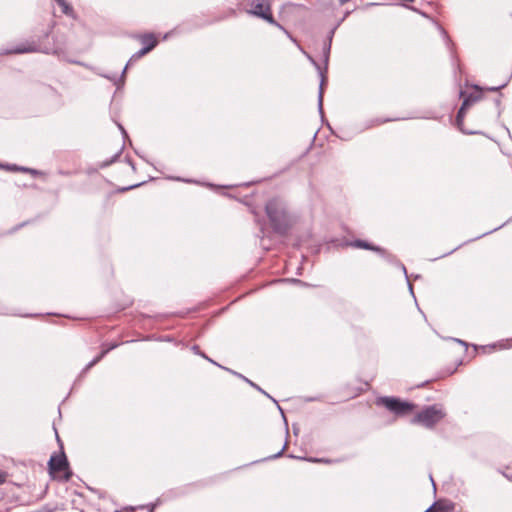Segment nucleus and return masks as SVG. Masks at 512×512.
<instances>
[{
    "label": "nucleus",
    "mask_w": 512,
    "mask_h": 512,
    "mask_svg": "<svg viewBox=\"0 0 512 512\" xmlns=\"http://www.w3.org/2000/svg\"><path fill=\"white\" fill-rule=\"evenodd\" d=\"M265 212L273 231L279 235H286L291 227L286 204L280 198H272L267 201Z\"/></svg>",
    "instance_id": "f257e3e1"
},
{
    "label": "nucleus",
    "mask_w": 512,
    "mask_h": 512,
    "mask_svg": "<svg viewBox=\"0 0 512 512\" xmlns=\"http://www.w3.org/2000/svg\"><path fill=\"white\" fill-rule=\"evenodd\" d=\"M446 412L440 404L425 406L412 419L413 424H420L425 428L432 429L444 419Z\"/></svg>",
    "instance_id": "f03ea898"
},
{
    "label": "nucleus",
    "mask_w": 512,
    "mask_h": 512,
    "mask_svg": "<svg viewBox=\"0 0 512 512\" xmlns=\"http://www.w3.org/2000/svg\"><path fill=\"white\" fill-rule=\"evenodd\" d=\"M377 406H383L396 416L409 414L415 408V405L408 401H403L397 397L382 396L376 399Z\"/></svg>",
    "instance_id": "7ed1b4c3"
},
{
    "label": "nucleus",
    "mask_w": 512,
    "mask_h": 512,
    "mask_svg": "<svg viewBox=\"0 0 512 512\" xmlns=\"http://www.w3.org/2000/svg\"><path fill=\"white\" fill-rule=\"evenodd\" d=\"M248 13L267 21L288 34V31L274 19L269 0H251Z\"/></svg>",
    "instance_id": "20e7f679"
},
{
    "label": "nucleus",
    "mask_w": 512,
    "mask_h": 512,
    "mask_svg": "<svg viewBox=\"0 0 512 512\" xmlns=\"http://www.w3.org/2000/svg\"><path fill=\"white\" fill-rule=\"evenodd\" d=\"M60 448L61 451L59 454L54 453L50 457L48 461V470L49 473L53 476H55V474L58 472H64L63 479L68 481L72 477V472L69 469V463L63 451V446L61 445Z\"/></svg>",
    "instance_id": "39448f33"
},
{
    "label": "nucleus",
    "mask_w": 512,
    "mask_h": 512,
    "mask_svg": "<svg viewBox=\"0 0 512 512\" xmlns=\"http://www.w3.org/2000/svg\"><path fill=\"white\" fill-rule=\"evenodd\" d=\"M455 509V503L447 499H440L435 501L427 510L424 512H453Z\"/></svg>",
    "instance_id": "423d86ee"
},
{
    "label": "nucleus",
    "mask_w": 512,
    "mask_h": 512,
    "mask_svg": "<svg viewBox=\"0 0 512 512\" xmlns=\"http://www.w3.org/2000/svg\"><path fill=\"white\" fill-rule=\"evenodd\" d=\"M37 51L38 45L35 42H25L13 47L12 49L4 51L3 54H23Z\"/></svg>",
    "instance_id": "0eeeda50"
},
{
    "label": "nucleus",
    "mask_w": 512,
    "mask_h": 512,
    "mask_svg": "<svg viewBox=\"0 0 512 512\" xmlns=\"http://www.w3.org/2000/svg\"><path fill=\"white\" fill-rule=\"evenodd\" d=\"M348 245L351 247H354V248L371 250V251H374V252L380 254L381 256L386 255L385 249L381 248L380 246H375L372 243H369L365 240L356 239L354 241L349 242Z\"/></svg>",
    "instance_id": "6e6552de"
},
{
    "label": "nucleus",
    "mask_w": 512,
    "mask_h": 512,
    "mask_svg": "<svg viewBox=\"0 0 512 512\" xmlns=\"http://www.w3.org/2000/svg\"><path fill=\"white\" fill-rule=\"evenodd\" d=\"M311 62L315 65V67L319 71V74H320V77H321L320 87H319V95H318V105H319V109L322 110V105H323V85H324V83L326 81V76L324 75V72L322 71L321 67L319 66V64L315 60L311 59Z\"/></svg>",
    "instance_id": "1a4fd4ad"
},
{
    "label": "nucleus",
    "mask_w": 512,
    "mask_h": 512,
    "mask_svg": "<svg viewBox=\"0 0 512 512\" xmlns=\"http://www.w3.org/2000/svg\"><path fill=\"white\" fill-rule=\"evenodd\" d=\"M140 41L143 44V48H149V52L154 49V47L157 45L158 41L154 34H144L140 36Z\"/></svg>",
    "instance_id": "9d476101"
},
{
    "label": "nucleus",
    "mask_w": 512,
    "mask_h": 512,
    "mask_svg": "<svg viewBox=\"0 0 512 512\" xmlns=\"http://www.w3.org/2000/svg\"><path fill=\"white\" fill-rule=\"evenodd\" d=\"M106 355V351H101L93 360H91L81 371L80 376H84L93 366L100 362Z\"/></svg>",
    "instance_id": "9b49d317"
},
{
    "label": "nucleus",
    "mask_w": 512,
    "mask_h": 512,
    "mask_svg": "<svg viewBox=\"0 0 512 512\" xmlns=\"http://www.w3.org/2000/svg\"><path fill=\"white\" fill-rule=\"evenodd\" d=\"M333 34H334V30H331L329 37H328V41L324 44V47H323V57H324V63H325L326 67H327L328 61H329V55H330Z\"/></svg>",
    "instance_id": "f8f14e48"
},
{
    "label": "nucleus",
    "mask_w": 512,
    "mask_h": 512,
    "mask_svg": "<svg viewBox=\"0 0 512 512\" xmlns=\"http://www.w3.org/2000/svg\"><path fill=\"white\" fill-rule=\"evenodd\" d=\"M149 52V48H142L140 49L139 51L135 52L131 58L129 59L128 63L126 64L124 70H123V74L126 72V69L127 67L129 66V64H131L132 62H135L137 60H139L140 58H142L144 55H146L147 53Z\"/></svg>",
    "instance_id": "ddd939ff"
},
{
    "label": "nucleus",
    "mask_w": 512,
    "mask_h": 512,
    "mask_svg": "<svg viewBox=\"0 0 512 512\" xmlns=\"http://www.w3.org/2000/svg\"><path fill=\"white\" fill-rule=\"evenodd\" d=\"M122 150H123V147L120 148L119 151H117L110 159L103 161L100 164V167L105 168V167H108L109 165L113 164L114 162H116L118 160V158L120 157Z\"/></svg>",
    "instance_id": "4468645a"
},
{
    "label": "nucleus",
    "mask_w": 512,
    "mask_h": 512,
    "mask_svg": "<svg viewBox=\"0 0 512 512\" xmlns=\"http://www.w3.org/2000/svg\"><path fill=\"white\" fill-rule=\"evenodd\" d=\"M501 96L502 94L499 95V97H497L494 101H493V104H494V113L497 117H499L501 115V111H502V108H501Z\"/></svg>",
    "instance_id": "2eb2a0df"
},
{
    "label": "nucleus",
    "mask_w": 512,
    "mask_h": 512,
    "mask_svg": "<svg viewBox=\"0 0 512 512\" xmlns=\"http://www.w3.org/2000/svg\"><path fill=\"white\" fill-rule=\"evenodd\" d=\"M192 350L194 351V353H196V354H198V355L202 356L203 358H205V359H206V360H208L209 362H211V363H213V364H215V365H218L215 361H213V360H212V359H210L208 356H206L204 353H202V352L200 351V348H199V346H198V345H194V346L192 347Z\"/></svg>",
    "instance_id": "dca6fc26"
},
{
    "label": "nucleus",
    "mask_w": 512,
    "mask_h": 512,
    "mask_svg": "<svg viewBox=\"0 0 512 512\" xmlns=\"http://www.w3.org/2000/svg\"><path fill=\"white\" fill-rule=\"evenodd\" d=\"M240 378H242L243 380H245L247 383H249L253 388H255L256 390L262 392V393H265L264 390H262L257 384H255L254 382H252L251 380L247 379L245 376L241 375V374H238L236 373Z\"/></svg>",
    "instance_id": "f3484780"
},
{
    "label": "nucleus",
    "mask_w": 512,
    "mask_h": 512,
    "mask_svg": "<svg viewBox=\"0 0 512 512\" xmlns=\"http://www.w3.org/2000/svg\"><path fill=\"white\" fill-rule=\"evenodd\" d=\"M309 461L314 462V463H327V464L334 462L331 459H324V458H310Z\"/></svg>",
    "instance_id": "a211bd4d"
},
{
    "label": "nucleus",
    "mask_w": 512,
    "mask_h": 512,
    "mask_svg": "<svg viewBox=\"0 0 512 512\" xmlns=\"http://www.w3.org/2000/svg\"><path fill=\"white\" fill-rule=\"evenodd\" d=\"M21 171L22 172H26V173H30L32 175H39L40 174V172L38 170H35V169H32V168H26V167L21 168Z\"/></svg>",
    "instance_id": "6ab92c4d"
},
{
    "label": "nucleus",
    "mask_w": 512,
    "mask_h": 512,
    "mask_svg": "<svg viewBox=\"0 0 512 512\" xmlns=\"http://www.w3.org/2000/svg\"><path fill=\"white\" fill-rule=\"evenodd\" d=\"M140 185H142V183H137V184H133V185H130V186H127V187H123V188H120V189H119V192H126V191H128V190H131V189L137 188V187H139Z\"/></svg>",
    "instance_id": "aec40b11"
},
{
    "label": "nucleus",
    "mask_w": 512,
    "mask_h": 512,
    "mask_svg": "<svg viewBox=\"0 0 512 512\" xmlns=\"http://www.w3.org/2000/svg\"><path fill=\"white\" fill-rule=\"evenodd\" d=\"M116 347H118L117 343H110L106 347H103L102 351H106V354H107L108 352L115 349Z\"/></svg>",
    "instance_id": "412c9836"
},
{
    "label": "nucleus",
    "mask_w": 512,
    "mask_h": 512,
    "mask_svg": "<svg viewBox=\"0 0 512 512\" xmlns=\"http://www.w3.org/2000/svg\"><path fill=\"white\" fill-rule=\"evenodd\" d=\"M5 167L9 171H21V168H22V167H19V166L15 165V164H13V165H6Z\"/></svg>",
    "instance_id": "4be33fe9"
},
{
    "label": "nucleus",
    "mask_w": 512,
    "mask_h": 512,
    "mask_svg": "<svg viewBox=\"0 0 512 512\" xmlns=\"http://www.w3.org/2000/svg\"><path fill=\"white\" fill-rule=\"evenodd\" d=\"M141 509H146L147 512H154L155 505L154 504H148L145 506H141Z\"/></svg>",
    "instance_id": "5701e85b"
},
{
    "label": "nucleus",
    "mask_w": 512,
    "mask_h": 512,
    "mask_svg": "<svg viewBox=\"0 0 512 512\" xmlns=\"http://www.w3.org/2000/svg\"><path fill=\"white\" fill-rule=\"evenodd\" d=\"M395 119H391V118H385V119H377L376 120V123L377 125H380V124H383V123H387L389 121H394Z\"/></svg>",
    "instance_id": "b1692460"
},
{
    "label": "nucleus",
    "mask_w": 512,
    "mask_h": 512,
    "mask_svg": "<svg viewBox=\"0 0 512 512\" xmlns=\"http://www.w3.org/2000/svg\"><path fill=\"white\" fill-rule=\"evenodd\" d=\"M285 447H286V445H284V446L282 447V449H281L278 453H276L275 455H273L271 458H277V457L281 456V455H282V453H283V451L285 450Z\"/></svg>",
    "instance_id": "393cba45"
},
{
    "label": "nucleus",
    "mask_w": 512,
    "mask_h": 512,
    "mask_svg": "<svg viewBox=\"0 0 512 512\" xmlns=\"http://www.w3.org/2000/svg\"><path fill=\"white\" fill-rule=\"evenodd\" d=\"M127 163L131 166V168L135 171V165H134V162L130 159V158H127Z\"/></svg>",
    "instance_id": "a878e982"
},
{
    "label": "nucleus",
    "mask_w": 512,
    "mask_h": 512,
    "mask_svg": "<svg viewBox=\"0 0 512 512\" xmlns=\"http://www.w3.org/2000/svg\"><path fill=\"white\" fill-rule=\"evenodd\" d=\"M4 482H5V477H4V475L0 474V485L3 484Z\"/></svg>",
    "instance_id": "bb28decb"
},
{
    "label": "nucleus",
    "mask_w": 512,
    "mask_h": 512,
    "mask_svg": "<svg viewBox=\"0 0 512 512\" xmlns=\"http://www.w3.org/2000/svg\"><path fill=\"white\" fill-rule=\"evenodd\" d=\"M119 128L121 129L122 133L127 136L126 131L124 130L123 126L119 124Z\"/></svg>",
    "instance_id": "cd10ccee"
},
{
    "label": "nucleus",
    "mask_w": 512,
    "mask_h": 512,
    "mask_svg": "<svg viewBox=\"0 0 512 512\" xmlns=\"http://www.w3.org/2000/svg\"><path fill=\"white\" fill-rule=\"evenodd\" d=\"M504 476L509 479L510 481H512V475H508V474H504Z\"/></svg>",
    "instance_id": "c85d7f7f"
},
{
    "label": "nucleus",
    "mask_w": 512,
    "mask_h": 512,
    "mask_svg": "<svg viewBox=\"0 0 512 512\" xmlns=\"http://www.w3.org/2000/svg\"><path fill=\"white\" fill-rule=\"evenodd\" d=\"M264 394L267 395L269 399H272V396L268 395L266 392Z\"/></svg>",
    "instance_id": "c756f323"
}]
</instances>
